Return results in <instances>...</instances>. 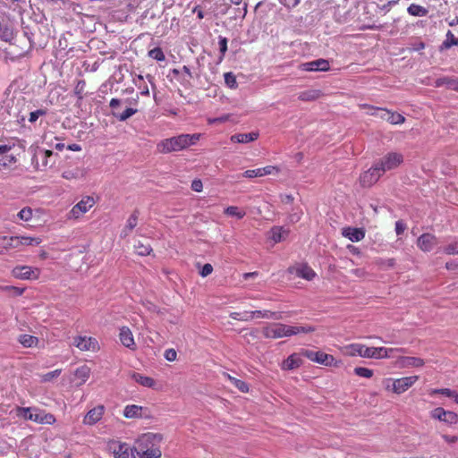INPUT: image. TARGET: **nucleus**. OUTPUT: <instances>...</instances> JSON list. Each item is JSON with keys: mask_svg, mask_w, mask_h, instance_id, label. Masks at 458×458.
<instances>
[{"mask_svg": "<svg viewBox=\"0 0 458 458\" xmlns=\"http://www.w3.org/2000/svg\"><path fill=\"white\" fill-rule=\"evenodd\" d=\"M316 328L310 325H286L283 323H270L262 328V335L268 339L291 337L300 334H310Z\"/></svg>", "mask_w": 458, "mask_h": 458, "instance_id": "nucleus-1", "label": "nucleus"}, {"mask_svg": "<svg viewBox=\"0 0 458 458\" xmlns=\"http://www.w3.org/2000/svg\"><path fill=\"white\" fill-rule=\"evenodd\" d=\"M163 436L159 433L148 432L140 435L135 440V447L139 458H160L162 452L159 447Z\"/></svg>", "mask_w": 458, "mask_h": 458, "instance_id": "nucleus-2", "label": "nucleus"}, {"mask_svg": "<svg viewBox=\"0 0 458 458\" xmlns=\"http://www.w3.org/2000/svg\"><path fill=\"white\" fill-rule=\"evenodd\" d=\"M200 133L180 134L175 137L161 140L157 145L159 153L166 154L185 149L190 146L195 145L201 138Z\"/></svg>", "mask_w": 458, "mask_h": 458, "instance_id": "nucleus-3", "label": "nucleus"}, {"mask_svg": "<svg viewBox=\"0 0 458 458\" xmlns=\"http://www.w3.org/2000/svg\"><path fill=\"white\" fill-rule=\"evenodd\" d=\"M17 416L40 424H54L55 418L35 408H17Z\"/></svg>", "mask_w": 458, "mask_h": 458, "instance_id": "nucleus-4", "label": "nucleus"}, {"mask_svg": "<svg viewBox=\"0 0 458 458\" xmlns=\"http://www.w3.org/2000/svg\"><path fill=\"white\" fill-rule=\"evenodd\" d=\"M97 203V199L91 195H84L72 206L67 214L69 220H79L88 213Z\"/></svg>", "mask_w": 458, "mask_h": 458, "instance_id": "nucleus-5", "label": "nucleus"}, {"mask_svg": "<svg viewBox=\"0 0 458 458\" xmlns=\"http://www.w3.org/2000/svg\"><path fill=\"white\" fill-rule=\"evenodd\" d=\"M107 449L114 458H139L137 449L127 443L120 441H110Z\"/></svg>", "mask_w": 458, "mask_h": 458, "instance_id": "nucleus-6", "label": "nucleus"}, {"mask_svg": "<svg viewBox=\"0 0 458 458\" xmlns=\"http://www.w3.org/2000/svg\"><path fill=\"white\" fill-rule=\"evenodd\" d=\"M301 354L310 361L323 366L339 367L341 365V360H338L333 355L321 351L314 352L311 350H303Z\"/></svg>", "mask_w": 458, "mask_h": 458, "instance_id": "nucleus-7", "label": "nucleus"}, {"mask_svg": "<svg viewBox=\"0 0 458 458\" xmlns=\"http://www.w3.org/2000/svg\"><path fill=\"white\" fill-rule=\"evenodd\" d=\"M403 163V155L400 152H388L377 162L379 169L384 173L398 168Z\"/></svg>", "mask_w": 458, "mask_h": 458, "instance_id": "nucleus-8", "label": "nucleus"}, {"mask_svg": "<svg viewBox=\"0 0 458 458\" xmlns=\"http://www.w3.org/2000/svg\"><path fill=\"white\" fill-rule=\"evenodd\" d=\"M40 274V268L26 265L16 266L12 270V276L20 280H38Z\"/></svg>", "mask_w": 458, "mask_h": 458, "instance_id": "nucleus-9", "label": "nucleus"}, {"mask_svg": "<svg viewBox=\"0 0 458 458\" xmlns=\"http://www.w3.org/2000/svg\"><path fill=\"white\" fill-rule=\"evenodd\" d=\"M430 418L435 420L444 422L448 426L458 424V414L452 411L437 407L430 411Z\"/></svg>", "mask_w": 458, "mask_h": 458, "instance_id": "nucleus-10", "label": "nucleus"}, {"mask_svg": "<svg viewBox=\"0 0 458 458\" xmlns=\"http://www.w3.org/2000/svg\"><path fill=\"white\" fill-rule=\"evenodd\" d=\"M394 352H403L402 348L368 347L365 352L366 359H386L394 357Z\"/></svg>", "mask_w": 458, "mask_h": 458, "instance_id": "nucleus-11", "label": "nucleus"}, {"mask_svg": "<svg viewBox=\"0 0 458 458\" xmlns=\"http://www.w3.org/2000/svg\"><path fill=\"white\" fill-rule=\"evenodd\" d=\"M123 415L126 419H150L151 411L148 407L137 404H128L124 406Z\"/></svg>", "mask_w": 458, "mask_h": 458, "instance_id": "nucleus-12", "label": "nucleus"}, {"mask_svg": "<svg viewBox=\"0 0 458 458\" xmlns=\"http://www.w3.org/2000/svg\"><path fill=\"white\" fill-rule=\"evenodd\" d=\"M73 344L82 352H96L100 349L98 340L87 335L75 336L73 339Z\"/></svg>", "mask_w": 458, "mask_h": 458, "instance_id": "nucleus-13", "label": "nucleus"}, {"mask_svg": "<svg viewBox=\"0 0 458 458\" xmlns=\"http://www.w3.org/2000/svg\"><path fill=\"white\" fill-rule=\"evenodd\" d=\"M419 380V376H407L402 377H394V394L400 395L411 388Z\"/></svg>", "mask_w": 458, "mask_h": 458, "instance_id": "nucleus-14", "label": "nucleus"}, {"mask_svg": "<svg viewBox=\"0 0 458 458\" xmlns=\"http://www.w3.org/2000/svg\"><path fill=\"white\" fill-rule=\"evenodd\" d=\"M383 172L379 169L377 163L368 171L360 175V182L363 186L369 187L378 181L382 176Z\"/></svg>", "mask_w": 458, "mask_h": 458, "instance_id": "nucleus-15", "label": "nucleus"}, {"mask_svg": "<svg viewBox=\"0 0 458 458\" xmlns=\"http://www.w3.org/2000/svg\"><path fill=\"white\" fill-rule=\"evenodd\" d=\"M437 244V238L431 233H423L417 240V246L424 252L433 250Z\"/></svg>", "mask_w": 458, "mask_h": 458, "instance_id": "nucleus-16", "label": "nucleus"}, {"mask_svg": "<svg viewBox=\"0 0 458 458\" xmlns=\"http://www.w3.org/2000/svg\"><path fill=\"white\" fill-rule=\"evenodd\" d=\"M105 413V406L102 404L97 405L90 409L83 418V424L87 426H93L101 420Z\"/></svg>", "mask_w": 458, "mask_h": 458, "instance_id": "nucleus-17", "label": "nucleus"}, {"mask_svg": "<svg viewBox=\"0 0 458 458\" xmlns=\"http://www.w3.org/2000/svg\"><path fill=\"white\" fill-rule=\"evenodd\" d=\"M119 340L121 344L131 351L137 349V344L134 340L133 334L128 327H121L119 328Z\"/></svg>", "mask_w": 458, "mask_h": 458, "instance_id": "nucleus-18", "label": "nucleus"}, {"mask_svg": "<svg viewBox=\"0 0 458 458\" xmlns=\"http://www.w3.org/2000/svg\"><path fill=\"white\" fill-rule=\"evenodd\" d=\"M367 346L361 344L354 343L341 346L339 348L342 354L345 356L354 357L359 356L361 358H365V352Z\"/></svg>", "mask_w": 458, "mask_h": 458, "instance_id": "nucleus-19", "label": "nucleus"}, {"mask_svg": "<svg viewBox=\"0 0 458 458\" xmlns=\"http://www.w3.org/2000/svg\"><path fill=\"white\" fill-rule=\"evenodd\" d=\"M299 68L305 72H327L329 70V63L326 59H318L303 63L299 66Z\"/></svg>", "mask_w": 458, "mask_h": 458, "instance_id": "nucleus-20", "label": "nucleus"}, {"mask_svg": "<svg viewBox=\"0 0 458 458\" xmlns=\"http://www.w3.org/2000/svg\"><path fill=\"white\" fill-rule=\"evenodd\" d=\"M87 173V169L83 166H72L64 169L62 177L67 181H78L84 179Z\"/></svg>", "mask_w": 458, "mask_h": 458, "instance_id": "nucleus-21", "label": "nucleus"}, {"mask_svg": "<svg viewBox=\"0 0 458 458\" xmlns=\"http://www.w3.org/2000/svg\"><path fill=\"white\" fill-rule=\"evenodd\" d=\"M396 366L400 369L420 368L424 366L425 362L421 358L400 356L396 360Z\"/></svg>", "mask_w": 458, "mask_h": 458, "instance_id": "nucleus-22", "label": "nucleus"}, {"mask_svg": "<svg viewBox=\"0 0 458 458\" xmlns=\"http://www.w3.org/2000/svg\"><path fill=\"white\" fill-rule=\"evenodd\" d=\"M289 273L308 281L312 280L316 276L314 270L305 264H300L289 268Z\"/></svg>", "mask_w": 458, "mask_h": 458, "instance_id": "nucleus-23", "label": "nucleus"}, {"mask_svg": "<svg viewBox=\"0 0 458 458\" xmlns=\"http://www.w3.org/2000/svg\"><path fill=\"white\" fill-rule=\"evenodd\" d=\"M342 234L344 237L347 238L352 242H358L364 239L365 231L363 228L357 227H344L342 230Z\"/></svg>", "mask_w": 458, "mask_h": 458, "instance_id": "nucleus-24", "label": "nucleus"}, {"mask_svg": "<svg viewBox=\"0 0 458 458\" xmlns=\"http://www.w3.org/2000/svg\"><path fill=\"white\" fill-rule=\"evenodd\" d=\"M302 360L298 353H293L287 357L281 364V369L284 370H292L301 367Z\"/></svg>", "mask_w": 458, "mask_h": 458, "instance_id": "nucleus-25", "label": "nucleus"}, {"mask_svg": "<svg viewBox=\"0 0 458 458\" xmlns=\"http://www.w3.org/2000/svg\"><path fill=\"white\" fill-rule=\"evenodd\" d=\"M289 234V231L282 226L273 227L268 233V239L274 243L284 241Z\"/></svg>", "mask_w": 458, "mask_h": 458, "instance_id": "nucleus-26", "label": "nucleus"}, {"mask_svg": "<svg viewBox=\"0 0 458 458\" xmlns=\"http://www.w3.org/2000/svg\"><path fill=\"white\" fill-rule=\"evenodd\" d=\"M91 374V369L87 365H82L74 370L75 380L78 381L77 385L81 386L87 382Z\"/></svg>", "mask_w": 458, "mask_h": 458, "instance_id": "nucleus-27", "label": "nucleus"}, {"mask_svg": "<svg viewBox=\"0 0 458 458\" xmlns=\"http://www.w3.org/2000/svg\"><path fill=\"white\" fill-rule=\"evenodd\" d=\"M18 342L24 348H36L39 346L40 341L37 336L30 335L28 334L20 335Z\"/></svg>", "mask_w": 458, "mask_h": 458, "instance_id": "nucleus-28", "label": "nucleus"}, {"mask_svg": "<svg viewBox=\"0 0 458 458\" xmlns=\"http://www.w3.org/2000/svg\"><path fill=\"white\" fill-rule=\"evenodd\" d=\"M381 114V119L387 121L391 124H401L404 123L405 120V118L401 114L394 113L387 109L382 111Z\"/></svg>", "mask_w": 458, "mask_h": 458, "instance_id": "nucleus-29", "label": "nucleus"}, {"mask_svg": "<svg viewBox=\"0 0 458 458\" xmlns=\"http://www.w3.org/2000/svg\"><path fill=\"white\" fill-rule=\"evenodd\" d=\"M259 138V132L252 131L250 133H238L231 136V141L236 143H249Z\"/></svg>", "mask_w": 458, "mask_h": 458, "instance_id": "nucleus-30", "label": "nucleus"}, {"mask_svg": "<svg viewBox=\"0 0 458 458\" xmlns=\"http://www.w3.org/2000/svg\"><path fill=\"white\" fill-rule=\"evenodd\" d=\"M131 378L134 382L138 383L139 385L148 387V388H155L156 387V382L155 380L150 377L144 375H141L140 373H133L131 375Z\"/></svg>", "mask_w": 458, "mask_h": 458, "instance_id": "nucleus-31", "label": "nucleus"}, {"mask_svg": "<svg viewBox=\"0 0 458 458\" xmlns=\"http://www.w3.org/2000/svg\"><path fill=\"white\" fill-rule=\"evenodd\" d=\"M253 319L254 318H267V319H276L279 320L283 318L282 312H274L270 310H254L252 311Z\"/></svg>", "mask_w": 458, "mask_h": 458, "instance_id": "nucleus-32", "label": "nucleus"}, {"mask_svg": "<svg viewBox=\"0 0 458 458\" xmlns=\"http://www.w3.org/2000/svg\"><path fill=\"white\" fill-rule=\"evenodd\" d=\"M430 394H442L446 397H449L454 400V403L458 404V392L454 391L450 388H438V389H433L430 392Z\"/></svg>", "mask_w": 458, "mask_h": 458, "instance_id": "nucleus-33", "label": "nucleus"}, {"mask_svg": "<svg viewBox=\"0 0 458 458\" xmlns=\"http://www.w3.org/2000/svg\"><path fill=\"white\" fill-rule=\"evenodd\" d=\"M224 212L226 216L235 217L236 219H242L246 215V212L242 208L236 206H229Z\"/></svg>", "mask_w": 458, "mask_h": 458, "instance_id": "nucleus-34", "label": "nucleus"}, {"mask_svg": "<svg viewBox=\"0 0 458 458\" xmlns=\"http://www.w3.org/2000/svg\"><path fill=\"white\" fill-rule=\"evenodd\" d=\"M135 252L140 256H147L149 255L152 249L149 244L144 243L140 241H138L134 244Z\"/></svg>", "mask_w": 458, "mask_h": 458, "instance_id": "nucleus-35", "label": "nucleus"}, {"mask_svg": "<svg viewBox=\"0 0 458 458\" xmlns=\"http://www.w3.org/2000/svg\"><path fill=\"white\" fill-rule=\"evenodd\" d=\"M321 93L318 89H310L304 92H301L299 95V98L303 101H312L316 100L320 97Z\"/></svg>", "mask_w": 458, "mask_h": 458, "instance_id": "nucleus-36", "label": "nucleus"}, {"mask_svg": "<svg viewBox=\"0 0 458 458\" xmlns=\"http://www.w3.org/2000/svg\"><path fill=\"white\" fill-rule=\"evenodd\" d=\"M453 46H458V38H455L454 35L451 30H448L445 35V40L441 46V49H448Z\"/></svg>", "mask_w": 458, "mask_h": 458, "instance_id": "nucleus-37", "label": "nucleus"}, {"mask_svg": "<svg viewBox=\"0 0 458 458\" xmlns=\"http://www.w3.org/2000/svg\"><path fill=\"white\" fill-rule=\"evenodd\" d=\"M21 246H38L42 242L40 237L21 236Z\"/></svg>", "mask_w": 458, "mask_h": 458, "instance_id": "nucleus-38", "label": "nucleus"}, {"mask_svg": "<svg viewBox=\"0 0 458 458\" xmlns=\"http://www.w3.org/2000/svg\"><path fill=\"white\" fill-rule=\"evenodd\" d=\"M230 382L238 388L242 393H248L249 392V386L246 382L238 379L236 377H233L230 375L227 376Z\"/></svg>", "mask_w": 458, "mask_h": 458, "instance_id": "nucleus-39", "label": "nucleus"}, {"mask_svg": "<svg viewBox=\"0 0 458 458\" xmlns=\"http://www.w3.org/2000/svg\"><path fill=\"white\" fill-rule=\"evenodd\" d=\"M407 11L411 15L419 17L425 16L428 13L424 7L414 4H411Z\"/></svg>", "mask_w": 458, "mask_h": 458, "instance_id": "nucleus-40", "label": "nucleus"}, {"mask_svg": "<svg viewBox=\"0 0 458 458\" xmlns=\"http://www.w3.org/2000/svg\"><path fill=\"white\" fill-rule=\"evenodd\" d=\"M61 373L62 369H55L53 371L40 375V380L41 382H51L54 379L57 378L61 375Z\"/></svg>", "mask_w": 458, "mask_h": 458, "instance_id": "nucleus-41", "label": "nucleus"}, {"mask_svg": "<svg viewBox=\"0 0 458 458\" xmlns=\"http://www.w3.org/2000/svg\"><path fill=\"white\" fill-rule=\"evenodd\" d=\"M383 389L389 394H394V377H384L381 380Z\"/></svg>", "mask_w": 458, "mask_h": 458, "instance_id": "nucleus-42", "label": "nucleus"}, {"mask_svg": "<svg viewBox=\"0 0 458 458\" xmlns=\"http://www.w3.org/2000/svg\"><path fill=\"white\" fill-rule=\"evenodd\" d=\"M361 107L366 110L365 113L367 114L377 116L380 119H381V115H382L381 112L385 111L384 108H379V107H376V106H369V105H362Z\"/></svg>", "mask_w": 458, "mask_h": 458, "instance_id": "nucleus-43", "label": "nucleus"}, {"mask_svg": "<svg viewBox=\"0 0 458 458\" xmlns=\"http://www.w3.org/2000/svg\"><path fill=\"white\" fill-rule=\"evenodd\" d=\"M15 162H16V157L13 154L8 153L6 155L1 156L0 165L4 168L10 167Z\"/></svg>", "mask_w": 458, "mask_h": 458, "instance_id": "nucleus-44", "label": "nucleus"}, {"mask_svg": "<svg viewBox=\"0 0 458 458\" xmlns=\"http://www.w3.org/2000/svg\"><path fill=\"white\" fill-rule=\"evenodd\" d=\"M354 373L361 377L370 378L373 377V370L365 367H357L354 369Z\"/></svg>", "mask_w": 458, "mask_h": 458, "instance_id": "nucleus-45", "label": "nucleus"}, {"mask_svg": "<svg viewBox=\"0 0 458 458\" xmlns=\"http://www.w3.org/2000/svg\"><path fill=\"white\" fill-rule=\"evenodd\" d=\"M148 56L157 61H164L165 59V54L160 47H155L148 51Z\"/></svg>", "mask_w": 458, "mask_h": 458, "instance_id": "nucleus-46", "label": "nucleus"}, {"mask_svg": "<svg viewBox=\"0 0 458 458\" xmlns=\"http://www.w3.org/2000/svg\"><path fill=\"white\" fill-rule=\"evenodd\" d=\"M261 176L276 174L279 173V168L276 165H267L265 167H260Z\"/></svg>", "mask_w": 458, "mask_h": 458, "instance_id": "nucleus-47", "label": "nucleus"}, {"mask_svg": "<svg viewBox=\"0 0 458 458\" xmlns=\"http://www.w3.org/2000/svg\"><path fill=\"white\" fill-rule=\"evenodd\" d=\"M18 217L23 221H30L32 218V209L24 208L18 213Z\"/></svg>", "mask_w": 458, "mask_h": 458, "instance_id": "nucleus-48", "label": "nucleus"}, {"mask_svg": "<svg viewBox=\"0 0 458 458\" xmlns=\"http://www.w3.org/2000/svg\"><path fill=\"white\" fill-rule=\"evenodd\" d=\"M225 82L230 89H235L237 87L236 78L232 72L225 74Z\"/></svg>", "mask_w": 458, "mask_h": 458, "instance_id": "nucleus-49", "label": "nucleus"}, {"mask_svg": "<svg viewBox=\"0 0 458 458\" xmlns=\"http://www.w3.org/2000/svg\"><path fill=\"white\" fill-rule=\"evenodd\" d=\"M137 112L136 109L134 108H127L125 109L122 114H114V115L120 120V121H125L127 120L128 118H130L131 116H132L135 113Z\"/></svg>", "mask_w": 458, "mask_h": 458, "instance_id": "nucleus-50", "label": "nucleus"}, {"mask_svg": "<svg viewBox=\"0 0 458 458\" xmlns=\"http://www.w3.org/2000/svg\"><path fill=\"white\" fill-rule=\"evenodd\" d=\"M445 253L448 255H454L458 254V240L454 241V242L448 244L444 250Z\"/></svg>", "mask_w": 458, "mask_h": 458, "instance_id": "nucleus-51", "label": "nucleus"}, {"mask_svg": "<svg viewBox=\"0 0 458 458\" xmlns=\"http://www.w3.org/2000/svg\"><path fill=\"white\" fill-rule=\"evenodd\" d=\"M2 241H9L11 243V247L13 249L20 248L21 247V236H12V237H1Z\"/></svg>", "mask_w": 458, "mask_h": 458, "instance_id": "nucleus-52", "label": "nucleus"}, {"mask_svg": "<svg viewBox=\"0 0 458 458\" xmlns=\"http://www.w3.org/2000/svg\"><path fill=\"white\" fill-rule=\"evenodd\" d=\"M47 114L46 110L43 109H38L36 111H33L30 114L29 121L30 123H35L39 116H43Z\"/></svg>", "mask_w": 458, "mask_h": 458, "instance_id": "nucleus-53", "label": "nucleus"}, {"mask_svg": "<svg viewBox=\"0 0 458 458\" xmlns=\"http://www.w3.org/2000/svg\"><path fill=\"white\" fill-rule=\"evenodd\" d=\"M4 291L11 292L13 295L21 296L25 292V288H20L16 286H5L2 288Z\"/></svg>", "mask_w": 458, "mask_h": 458, "instance_id": "nucleus-54", "label": "nucleus"}, {"mask_svg": "<svg viewBox=\"0 0 458 458\" xmlns=\"http://www.w3.org/2000/svg\"><path fill=\"white\" fill-rule=\"evenodd\" d=\"M164 357L168 361H174L177 359V352L174 349H167L165 351Z\"/></svg>", "mask_w": 458, "mask_h": 458, "instance_id": "nucleus-55", "label": "nucleus"}, {"mask_svg": "<svg viewBox=\"0 0 458 458\" xmlns=\"http://www.w3.org/2000/svg\"><path fill=\"white\" fill-rule=\"evenodd\" d=\"M243 176L246 178H255V177H262L260 168L246 170L243 173Z\"/></svg>", "mask_w": 458, "mask_h": 458, "instance_id": "nucleus-56", "label": "nucleus"}, {"mask_svg": "<svg viewBox=\"0 0 458 458\" xmlns=\"http://www.w3.org/2000/svg\"><path fill=\"white\" fill-rule=\"evenodd\" d=\"M191 190L196 192H201L203 190V183L201 180L195 179L191 182Z\"/></svg>", "mask_w": 458, "mask_h": 458, "instance_id": "nucleus-57", "label": "nucleus"}, {"mask_svg": "<svg viewBox=\"0 0 458 458\" xmlns=\"http://www.w3.org/2000/svg\"><path fill=\"white\" fill-rule=\"evenodd\" d=\"M213 271V267L211 264H205L200 271H199V274L202 277H206L208 276V275H210Z\"/></svg>", "mask_w": 458, "mask_h": 458, "instance_id": "nucleus-58", "label": "nucleus"}, {"mask_svg": "<svg viewBox=\"0 0 458 458\" xmlns=\"http://www.w3.org/2000/svg\"><path fill=\"white\" fill-rule=\"evenodd\" d=\"M43 159H42V165L44 166H47L49 165V158L52 157L53 152L51 150H44L42 151Z\"/></svg>", "mask_w": 458, "mask_h": 458, "instance_id": "nucleus-59", "label": "nucleus"}, {"mask_svg": "<svg viewBox=\"0 0 458 458\" xmlns=\"http://www.w3.org/2000/svg\"><path fill=\"white\" fill-rule=\"evenodd\" d=\"M228 120H229V115L225 114V115H223V116H220V117H217V118H208V123L209 124H214V123H225Z\"/></svg>", "mask_w": 458, "mask_h": 458, "instance_id": "nucleus-60", "label": "nucleus"}, {"mask_svg": "<svg viewBox=\"0 0 458 458\" xmlns=\"http://www.w3.org/2000/svg\"><path fill=\"white\" fill-rule=\"evenodd\" d=\"M219 47H220V52L222 54V56H224L225 52L227 51V39H226V38H224V37H220L219 38Z\"/></svg>", "mask_w": 458, "mask_h": 458, "instance_id": "nucleus-61", "label": "nucleus"}, {"mask_svg": "<svg viewBox=\"0 0 458 458\" xmlns=\"http://www.w3.org/2000/svg\"><path fill=\"white\" fill-rule=\"evenodd\" d=\"M137 225V217L135 216H131L127 220L126 227L131 231Z\"/></svg>", "mask_w": 458, "mask_h": 458, "instance_id": "nucleus-62", "label": "nucleus"}, {"mask_svg": "<svg viewBox=\"0 0 458 458\" xmlns=\"http://www.w3.org/2000/svg\"><path fill=\"white\" fill-rule=\"evenodd\" d=\"M253 319L252 311L241 312V321H250Z\"/></svg>", "mask_w": 458, "mask_h": 458, "instance_id": "nucleus-63", "label": "nucleus"}, {"mask_svg": "<svg viewBox=\"0 0 458 458\" xmlns=\"http://www.w3.org/2000/svg\"><path fill=\"white\" fill-rule=\"evenodd\" d=\"M447 88L458 92V80H448Z\"/></svg>", "mask_w": 458, "mask_h": 458, "instance_id": "nucleus-64", "label": "nucleus"}]
</instances>
